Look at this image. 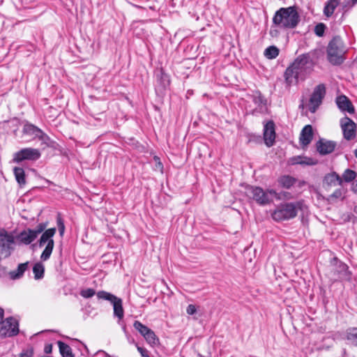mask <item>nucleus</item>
Here are the masks:
<instances>
[{
  "label": "nucleus",
  "instance_id": "43",
  "mask_svg": "<svg viewBox=\"0 0 357 357\" xmlns=\"http://www.w3.org/2000/svg\"><path fill=\"white\" fill-rule=\"evenodd\" d=\"M153 159L155 162V168L157 169H160V171H162L163 169V166H162V162L160 160V158L158 156H154Z\"/></svg>",
  "mask_w": 357,
  "mask_h": 357
},
{
  "label": "nucleus",
  "instance_id": "19",
  "mask_svg": "<svg viewBox=\"0 0 357 357\" xmlns=\"http://www.w3.org/2000/svg\"><path fill=\"white\" fill-rule=\"evenodd\" d=\"M312 138V127L311 125H307L301 130L299 137L300 144L303 146H306L311 142Z\"/></svg>",
  "mask_w": 357,
  "mask_h": 357
},
{
  "label": "nucleus",
  "instance_id": "46",
  "mask_svg": "<svg viewBox=\"0 0 357 357\" xmlns=\"http://www.w3.org/2000/svg\"><path fill=\"white\" fill-rule=\"evenodd\" d=\"M356 3L354 2V0H344L342 4L344 8L351 7Z\"/></svg>",
  "mask_w": 357,
  "mask_h": 357
},
{
  "label": "nucleus",
  "instance_id": "51",
  "mask_svg": "<svg viewBox=\"0 0 357 357\" xmlns=\"http://www.w3.org/2000/svg\"><path fill=\"white\" fill-rule=\"evenodd\" d=\"M354 155L357 158V148L354 150Z\"/></svg>",
  "mask_w": 357,
  "mask_h": 357
},
{
  "label": "nucleus",
  "instance_id": "24",
  "mask_svg": "<svg viewBox=\"0 0 357 357\" xmlns=\"http://www.w3.org/2000/svg\"><path fill=\"white\" fill-rule=\"evenodd\" d=\"M57 344L59 346V352L62 357H75L74 354H73L72 349L68 344L61 341H58Z\"/></svg>",
  "mask_w": 357,
  "mask_h": 357
},
{
  "label": "nucleus",
  "instance_id": "21",
  "mask_svg": "<svg viewBox=\"0 0 357 357\" xmlns=\"http://www.w3.org/2000/svg\"><path fill=\"white\" fill-rule=\"evenodd\" d=\"M16 238L20 243L24 245H29L36 238V236L33 234L31 229H29L20 232L17 236Z\"/></svg>",
  "mask_w": 357,
  "mask_h": 357
},
{
  "label": "nucleus",
  "instance_id": "14",
  "mask_svg": "<svg viewBox=\"0 0 357 357\" xmlns=\"http://www.w3.org/2000/svg\"><path fill=\"white\" fill-rule=\"evenodd\" d=\"M23 131L25 134L38 138L43 144H48L50 137L38 127L32 124H26L24 126Z\"/></svg>",
  "mask_w": 357,
  "mask_h": 357
},
{
  "label": "nucleus",
  "instance_id": "28",
  "mask_svg": "<svg viewBox=\"0 0 357 357\" xmlns=\"http://www.w3.org/2000/svg\"><path fill=\"white\" fill-rule=\"evenodd\" d=\"M278 54L279 50L275 46H269L264 51V56L269 59L276 58Z\"/></svg>",
  "mask_w": 357,
  "mask_h": 357
},
{
  "label": "nucleus",
  "instance_id": "31",
  "mask_svg": "<svg viewBox=\"0 0 357 357\" xmlns=\"http://www.w3.org/2000/svg\"><path fill=\"white\" fill-rule=\"evenodd\" d=\"M327 183L330 185L342 184V178L336 173L328 174L325 177Z\"/></svg>",
  "mask_w": 357,
  "mask_h": 357
},
{
  "label": "nucleus",
  "instance_id": "10",
  "mask_svg": "<svg viewBox=\"0 0 357 357\" xmlns=\"http://www.w3.org/2000/svg\"><path fill=\"white\" fill-rule=\"evenodd\" d=\"M325 95L326 86L324 84H320L314 88L309 102V110L312 113H314L317 111V108L321 104Z\"/></svg>",
  "mask_w": 357,
  "mask_h": 357
},
{
  "label": "nucleus",
  "instance_id": "9",
  "mask_svg": "<svg viewBox=\"0 0 357 357\" xmlns=\"http://www.w3.org/2000/svg\"><path fill=\"white\" fill-rule=\"evenodd\" d=\"M19 333L18 321L13 317L0 321V336L12 337Z\"/></svg>",
  "mask_w": 357,
  "mask_h": 357
},
{
  "label": "nucleus",
  "instance_id": "44",
  "mask_svg": "<svg viewBox=\"0 0 357 357\" xmlns=\"http://www.w3.org/2000/svg\"><path fill=\"white\" fill-rule=\"evenodd\" d=\"M342 190L340 189H338V190H336L331 195V198H340L342 197Z\"/></svg>",
  "mask_w": 357,
  "mask_h": 357
},
{
  "label": "nucleus",
  "instance_id": "35",
  "mask_svg": "<svg viewBox=\"0 0 357 357\" xmlns=\"http://www.w3.org/2000/svg\"><path fill=\"white\" fill-rule=\"evenodd\" d=\"M133 326L143 337H144L150 330L149 328L139 321H135L133 324Z\"/></svg>",
  "mask_w": 357,
  "mask_h": 357
},
{
  "label": "nucleus",
  "instance_id": "34",
  "mask_svg": "<svg viewBox=\"0 0 357 357\" xmlns=\"http://www.w3.org/2000/svg\"><path fill=\"white\" fill-rule=\"evenodd\" d=\"M357 174L355 171L347 169L342 174V178L345 182H351L356 178Z\"/></svg>",
  "mask_w": 357,
  "mask_h": 357
},
{
  "label": "nucleus",
  "instance_id": "11",
  "mask_svg": "<svg viewBox=\"0 0 357 357\" xmlns=\"http://www.w3.org/2000/svg\"><path fill=\"white\" fill-rule=\"evenodd\" d=\"M332 271L340 280L350 281L351 279L352 273L349 270V266L336 258H334L332 263Z\"/></svg>",
  "mask_w": 357,
  "mask_h": 357
},
{
  "label": "nucleus",
  "instance_id": "6",
  "mask_svg": "<svg viewBox=\"0 0 357 357\" xmlns=\"http://www.w3.org/2000/svg\"><path fill=\"white\" fill-rule=\"evenodd\" d=\"M96 295L98 298L108 301L112 304L114 315L115 317H118L120 320L123 318L124 310L123 308V301L121 298H118L105 291H100L96 294Z\"/></svg>",
  "mask_w": 357,
  "mask_h": 357
},
{
  "label": "nucleus",
  "instance_id": "13",
  "mask_svg": "<svg viewBox=\"0 0 357 357\" xmlns=\"http://www.w3.org/2000/svg\"><path fill=\"white\" fill-rule=\"evenodd\" d=\"M40 157V153L38 149L25 148L14 154L13 161L15 162H20L24 160H36Z\"/></svg>",
  "mask_w": 357,
  "mask_h": 357
},
{
  "label": "nucleus",
  "instance_id": "41",
  "mask_svg": "<svg viewBox=\"0 0 357 357\" xmlns=\"http://www.w3.org/2000/svg\"><path fill=\"white\" fill-rule=\"evenodd\" d=\"M57 225H58V228H59V234H60V236H62L64 234L65 225H64L62 218L60 217L59 215L57 217Z\"/></svg>",
  "mask_w": 357,
  "mask_h": 357
},
{
  "label": "nucleus",
  "instance_id": "23",
  "mask_svg": "<svg viewBox=\"0 0 357 357\" xmlns=\"http://www.w3.org/2000/svg\"><path fill=\"white\" fill-rule=\"evenodd\" d=\"M340 0H328L324 6V13L326 17H331L336 7L340 4Z\"/></svg>",
  "mask_w": 357,
  "mask_h": 357
},
{
  "label": "nucleus",
  "instance_id": "42",
  "mask_svg": "<svg viewBox=\"0 0 357 357\" xmlns=\"http://www.w3.org/2000/svg\"><path fill=\"white\" fill-rule=\"evenodd\" d=\"M196 312H197V309H196L195 305H194L192 304H190L188 305L187 309H186V312L188 314H190V315L194 314L195 313H196Z\"/></svg>",
  "mask_w": 357,
  "mask_h": 357
},
{
  "label": "nucleus",
  "instance_id": "29",
  "mask_svg": "<svg viewBox=\"0 0 357 357\" xmlns=\"http://www.w3.org/2000/svg\"><path fill=\"white\" fill-rule=\"evenodd\" d=\"M157 79L164 88H166L169 85L170 80L169 75L165 73L162 70H160L157 75Z\"/></svg>",
  "mask_w": 357,
  "mask_h": 357
},
{
  "label": "nucleus",
  "instance_id": "49",
  "mask_svg": "<svg viewBox=\"0 0 357 357\" xmlns=\"http://www.w3.org/2000/svg\"><path fill=\"white\" fill-rule=\"evenodd\" d=\"M4 317V310L3 308L0 307V321L3 320Z\"/></svg>",
  "mask_w": 357,
  "mask_h": 357
},
{
  "label": "nucleus",
  "instance_id": "30",
  "mask_svg": "<svg viewBox=\"0 0 357 357\" xmlns=\"http://www.w3.org/2000/svg\"><path fill=\"white\" fill-rule=\"evenodd\" d=\"M347 340L357 347V328H350L347 331Z\"/></svg>",
  "mask_w": 357,
  "mask_h": 357
},
{
  "label": "nucleus",
  "instance_id": "17",
  "mask_svg": "<svg viewBox=\"0 0 357 357\" xmlns=\"http://www.w3.org/2000/svg\"><path fill=\"white\" fill-rule=\"evenodd\" d=\"M284 77L288 85L296 84L299 80H303L305 77L291 65L284 73Z\"/></svg>",
  "mask_w": 357,
  "mask_h": 357
},
{
  "label": "nucleus",
  "instance_id": "7",
  "mask_svg": "<svg viewBox=\"0 0 357 357\" xmlns=\"http://www.w3.org/2000/svg\"><path fill=\"white\" fill-rule=\"evenodd\" d=\"M15 250V236L4 229H0V255L9 257Z\"/></svg>",
  "mask_w": 357,
  "mask_h": 357
},
{
  "label": "nucleus",
  "instance_id": "32",
  "mask_svg": "<svg viewBox=\"0 0 357 357\" xmlns=\"http://www.w3.org/2000/svg\"><path fill=\"white\" fill-rule=\"evenodd\" d=\"M144 337L146 341L152 346L156 345L159 342L158 338L156 337L155 333L151 329L149 330V331Z\"/></svg>",
  "mask_w": 357,
  "mask_h": 357
},
{
  "label": "nucleus",
  "instance_id": "18",
  "mask_svg": "<svg viewBox=\"0 0 357 357\" xmlns=\"http://www.w3.org/2000/svg\"><path fill=\"white\" fill-rule=\"evenodd\" d=\"M264 138L265 144L268 146H273L275 138V126L273 121H269L264 126Z\"/></svg>",
  "mask_w": 357,
  "mask_h": 357
},
{
  "label": "nucleus",
  "instance_id": "47",
  "mask_svg": "<svg viewBox=\"0 0 357 357\" xmlns=\"http://www.w3.org/2000/svg\"><path fill=\"white\" fill-rule=\"evenodd\" d=\"M52 351V345L51 344L45 345L44 348V351L46 354H50Z\"/></svg>",
  "mask_w": 357,
  "mask_h": 357
},
{
  "label": "nucleus",
  "instance_id": "8",
  "mask_svg": "<svg viewBox=\"0 0 357 357\" xmlns=\"http://www.w3.org/2000/svg\"><path fill=\"white\" fill-rule=\"evenodd\" d=\"M291 66L301 74V76L305 77V75L311 72L314 63L310 54H303L298 56Z\"/></svg>",
  "mask_w": 357,
  "mask_h": 357
},
{
  "label": "nucleus",
  "instance_id": "40",
  "mask_svg": "<svg viewBox=\"0 0 357 357\" xmlns=\"http://www.w3.org/2000/svg\"><path fill=\"white\" fill-rule=\"evenodd\" d=\"M47 225V223H40L34 229H31L33 234L36 236V237L39 234H40L45 229Z\"/></svg>",
  "mask_w": 357,
  "mask_h": 357
},
{
  "label": "nucleus",
  "instance_id": "15",
  "mask_svg": "<svg viewBox=\"0 0 357 357\" xmlns=\"http://www.w3.org/2000/svg\"><path fill=\"white\" fill-rule=\"evenodd\" d=\"M316 146L319 153L324 155L331 153L335 150L336 142L324 139H320L317 142Z\"/></svg>",
  "mask_w": 357,
  "mask_h": 357
},
{
  "label": "nucleus",
  "instance_id": "3",
  "mask_svg": "<svg viewBox=\"0 0 357 357\" xmlns=\"http://www.w3.org/2000/svg\"><path fill=\"white\" fill-rule=\"evenodd\" d=\"M347 51V47L342 39L340 36H335L328 45L327 59L334 66L340 65L344 61V55Z\"/></svg>",
  "mask_w": 357,
  "mask_h": 357
},
{
  "label": "nucleus",
  "instance_id": "4",
  "mask_svg": "<svg viewBox=\"0 0 357 357\" xmlns=\"http://www.w3.org/2000/svg\"><path fill=\"white\" fill-rule=\"evenodd\" d=\"M245 195L258 204L264 206L273 202V195H276V191L273 189L264 190L260 187L248 185L245 188Z\"/></svg>",
  "mask_w": 357,
  "mask_h": 357
},
{
  "label": "nucleus",
  "instance_id": "26",
  "mask_svg": "<svg viewBox=\"0 0 357 357\" xmlns=\"http://www.w3.org/2000/svg\"><path fill=\"white\" fill-rule=\"evenodd\" d=\"M13 171L17 182L20 184V185H24L26 183V181L25 173L23 168L15 167Z\"/></svg>",
  "mask_w": 357,
  "mask_h": 357
},
{
  "label": "nucleus",
  "instance_id": "37",
  "mask_svg": "<svg viewBox=\"0 0 357 357\" xmlns=\"http://www.w3.org/2000/svg\"><path fill=\"white\" fill-rule=\"evenodd\" d=\"M33 348L32 347H28L24 349L20 354L19 357H33Z\"/></svg>",
  "mask_w": 357,
  "mask_h": 357
},
{
  "label": "nucleus",
  "instance_id": "53",
  "mask_svg": "<svg viewBox=\"0 0 357 357\" xmlns=\"http://www.w3.org/2000/svg\"><path fill=\"white\" fill-rule=\"evenodd\" d=\"M354 3H357V0H354Z\"/></svg>",
  "mask_w": 357,
  "mask_h": 357
},
{
  "label": "nucleus",
  "instance_id": "39",
  "mask_svg": "<svg viewBox=\"0 0 357 357\" xmlns=\"http://www.w3.org/2000/svg\"><path fill=\"white\" fill-rule=\"evenodd\" d=\"M273 197H275L276 199H278V200L289 199L291 198V193H289L288 192H280V193H278L276 192V195H273Z\"/></svg>",
  "mask_w": 357,
  "mask_h": 357
},
{
  "label": "nucleus",
  "instance_id": "36",
  "mask_svg": "<svg viewBox=\"0 0 357 357\" xmlns=\"http://www.w3.org/2000/svg\"><path fill=\"white\" fill-rule=\"evenodd\" d=\"M95 294H96L95 290L93 289H91V288H89L86 289H83L80 291V295L85 298H91Z\"/></svg>",
  "mask_w": 357,
  "mask_h": 357
},
{
  "label": "nucleus",
  "instance_id": "27",
  "mask_svg": "<svg viewBox=\"0 0 357 357\" xmlns=\"http://www.w3.org/2000/svg\"><path fill=\"white\" fill-rule=\"evenodd\" d=\"M44 266L41 263H36L33 267V272L34 274V278L39 280L44 276Z\"/></svg>",
  "mask_w": 357,
  "mask_h": 357
},
{
  "label": "nucleus",
  "instance_id": "25",
  "mask_svg": "<svg viewBox=\"0 0 357 357\" xmlns=\"http://www.w3.org/2000/svg\"><path fill=\"white\" fill-rule=\"evenodd\" d=\"M296 181V178L290 176H282L278 179L280 185L282 187L287 189L293 186L295 184Z\"/></svg>",
  "mask_w": 357,
  "mask_h": 357
},
{
  "label": "nucleus",
  "instance_id": "52",
  "mask_svg": "<svg viewBox=\"0 0 357 357\" xmlns=\"http://www.w3.org/2000/svg\"><path fill=\"white\" fill-rule=\"evenodd\" d=\"M354 211L355 213L357 214V205L354 207Z\"/></svg>",
  "mask_w": 357,
  "mask_h": 357
},
{
  "label": "nucleus",
  "instance_id": "2",
  "mask_svg": "<svg viewBox=\"0 0 357 357\" xmlns=\"http://www.w3.org/2000/svg\"><path fill=\"white\" fill-rule=\"evenodd\" d=\"M303 201L284 203L278 205L271 214L273 219L280 222L294 218L298 210H303Z\"/></svg>",
  "mask_w": 357,
  "mask_h": 357
},
{
  "label": "nucleus",
  "instance_id": "12",
  "mask_svg": "<svg viewBox=\"0 0 357 357\" xmlns=\"http://www.w3.org/2000/svg\"><path fill=\"white\" fill-rule=\"evenodd\" d=\"M340 123L344 138L349 141L354 139L356 136V125L354 121L344 116L340 119Z\"/></svg>",
  "mask_w": 357,
  "mask_h": 357
},
{
  "label": "nucleus",
  "instance_id": "45",
  "mask_svg": "<svg viewBox=\"0 0 357 357\" xmlns=\"http://www.w3.org/2000/svg\"><path fill=\"white\" fill-rule=\"evenodd\" d=\"M137 350L140 353V354L142 355V357H149L146 349H145L141 347H137Z\"/></svg>",
  "mask_w": 357,
  "mask_h": 357
},
{
  "label": "nucleus",
  "instance_id": "1",
  "mask_svg": "<svg viewBox=\"0 0 357 357\" xmlns=\"http://www.w3.org/2000/svg\"><path fill=\"white\" fill-rule=\"evenodd\" d=\"M299 22L300 16L295 6L281 8L273 17V23L280 29H294Z\"/></svg>",
  "mask_w": 357,
  "mask_h": 357
},
{
  "label": "nucleus",
  "instance_id": "38",
  "mask_svg": "<svg viewBox=\"0 0 357 357\" xmlns=\"http://www.w3.org/2000/svg\"><path fill=\"white\" fill-rule=\"evenodd\" d=\"M326 26L323 23H319L314 27V33L317 36L321 37L324 35Z\"/></svg>",
  "mask_w": 357,
  "mask_h": 357
},
{
  "label": "nucleus",
  "instance_id": "22",
  "mask_svg": "<svg viewBox=\"0 0 357 357\" xmlns=\"http://www.w3.org/2000/svg\"><path fill=\"white\" fill-rule=\"evenodd\" d=\"M29 261L20 264L16 270L12 271L9 273V276L12 280H17L22 277L24 272L27 270L29 266Z\"/></svg>",
  "mask_w": 357,
  "mask_h": 357
},
{
  "label": "nucleus",
  "instance_id": "48",
  "mask_svg": "<svg viewBox=\"0 0 357 357\" xmlns=\"http://www.w3.org/2000/svg\"><path fill=\"white\" fill-rule=\"evenodd\" d=\"M352 190L354 192L357 193V180L353 183Z\"/></svg>",
  "mask_w": 357,
  "mask_h": 357
},
{
  "label": "nucleus",
  "instance_id": "5",
  "mask_svg": "<svg viewBox=\"0 0 357 357\" xmlns=\"http://www.w3.org/2000/svg\"><path fill=\"white\" fill-rule=\"evenodd\" d=\"M55 233L56 228L48 229L43 233L38 241V244L40 247H43L45 244H47L45 248V250H43L40 255V259L43 261H47V259H50L51 256L54 245L53 236L55 234Z\"/></svg>",
  "mask_w": 357,
  "mask_h": 357
},
{
  "label": "nucleus",
  "instance_id": "20",
  "mask_svg": "<svg viewBox=\"0 0 357 357\" xmlns=\"http://www.w3.org/2000/svg\"><path fill=\"white\" fill-rule=\"evenodd\" d=\"M289 163L292 165H301L312 166L317 165V160L307 156L298 155L291 158L289 160Z\"/></svg>",
  "mask_w": 357,
  "mask_h": 357
},
{
  "label": "nucleus",
  "instance_id": "50",
  "mask_svg": "<svg viewBox=\"0 0 357 357\" xmlns=\"http://www.w3.org/2000/svg\"><path fill=\"white\" fill-rule=\"evenodd\" d=\"M103 354L105 355V357H112V356H110L109 354H107V352L105 351H103Z\"/></svg>",
  "mask_w": 357,
  "mask_h": 357
},
{
  "label": "nucleus",
  "instance_id": "16",
  "mask_svg": "<svg viewBox=\"0 0 357 357\" xmlns=\"http://www.w3.org/2000/svg\"><path fill=\"white\" fill-rule=\"evenodd\" d=\"M335 102L342 112H348L350 114H354V107L351 101L346 96L341 95L337 96Z\"/></svg>",
  "mask_w": 357,
  "mask_h": 357
},
{
  "label": "nucleus",
  "instance_id": "33",
  "mask_svg": "<svg viewBox=\"0 0 357 357\" xmlns=\"http://www.w3.org/2000/svg\"><path fill=\"white\" fill-rule=\"evenodd\" d=\"M253 102L258 106H264L266 104V100L259 91H255L253 95Z\"/></svg>",
  "mask_w": 357,
  "mask_h": 357
}]
</instances>
